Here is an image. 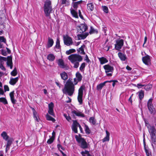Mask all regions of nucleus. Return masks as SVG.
<instances>
[{
    "label": "nucleus",
    "instance_id": "f257e3e1",
    "mask_svg": "<svg viewBox=\"0 0 156 156\" xmlns=\"http://www.w3.org/2000/svg\"><path fill=\"white\" fill-rule=\"evenodd\" d=\"M77 79H74V83L70 78L67 81L65 84L64 88L62 90L64 94H67L69 96H72L75 91V85H76L78 82Z\"/></svg>",
    "mask_w": 156,
    "mask_h": 156
},
{
    "label": "nucleus",
    "instance_id": "f03ea898",
    "mask_svg": "<svg viewBox=\"0 0 156 156\" xmlns=\"http://www.w3.org/2000/svg\"><path fill=\"white\" fill-rule=\"evenodd\" d=\"M68 59L72 63L74 64L73 67L75 68H78L79 65V62L83 60L82 57L77 54H72L68 57Z\"/></svg>",
    "mask_w": 156,
    "mask_h": 156
},
{
    "label": "nucleus",
    "instance_id": "7ed1b4c3",
    "mask_svg": "<svg viewBox=\"0 0 156 156\" xmlns=\"http://www.w3.org/2000/svg\"><path fill=\"white\" fill-rule=\"evenodd\" d=\"M44 10L47 17L50 18V15L52 12V9L51 6V2L49 0H46L44 6Z\"/></svg>",
    "mask_w": 156,
    "mask_h": 156
},
{
    "label": "nucleus",
    "instance_id": "20e7f679",
    "mask_svg": "<svg viewBox=\"0 0 156 156\" xmlns=\"http://www.w3.org/2000/svg\"><path fill=\"white\" fill-rule=\"evenodd\" d=\"M7 61L6 62L7 66H9L11 69H12L13 67L12 56H9L7 58L0 56V63H3L4 61Z\"/></svg>",
    "mask_w": 156,
    "mask_h": 156
},
{
    "label": "nucleus",
    "instance_id": "39448f33",
    "mask_svg": "<svg viewBox=\"0 0 156 156\" xmlns=\"http://www.w3.org/2000/svg\"><path fill=\"white\" fill-rule=\"evenodd\" d=\"M75 138L77 142L81 144V148L86 149L88 147V144L84 139L82 137H78L77 135H76Z\"/></svg>",
    "mask_w": 156,
    "mask_h": 156
},
{
    "label": "nucleus",
    "instance_id": "423d86ee",
    "mask_svg": "<svg viewBox=\"0 0 156 156\" xmlns=\"http://www.w3.org/2000/svg\"><path fill=\"white\" fill-rule=\"evenodd\" d=\"M88 29V27L87 24L84 23L80 24L79 26L77 27V32L81 34H82L86 31Z\"/></svg>",
    "mask_w": 156,
    "mask_h": 156
},
{
    "label": "nucleus",
    "instance_id": "0eeeda50",
    "mask_svg": "<svg viewBox=\"0 0 156 156\" xmlns=\"http://www.w3.org/2000/svg\"><path fill=\"white\" fill-rule=\"evenodd\" d=\"M63 41L64 44L69 46L73 44V40L71 37L68 35L63 36Z\"/></svg>",
    "mask_w": 156,
    "mask_h": 156
},
{
    "label": "nucleus",
    "instance_id": "6e6552de",
    "mask_svg": "<svg viewBox=\"0 0 156 156\" xmlns=\"http://www.w3.org/2000/svg\"><path fill=\"white\" fill-rule=\"evenodd\" d=\"M147 127L148 130L151 137L156 136V130L154 126L148 125V126L147 125Z\"/></svg>",
    "mask_w": 156,
    "mask_h": 156
},
{
    "label": "nucleus",
    "instance_id": "1a4fd4ad",
    "mask_svg": "<svg viewBox=\"0 0 156 156\" xmlns=\"http://www.w3.org/2000/svg\"><path fill=\"white\" fill-rule=\"evenodd\" d=\"M116 43L115 44V48L117 50H119L122 48L124 44L122 39H118L116 40Z\"/></svg>",
    "mask_w": 156,
    "mask_h": 156
},
{
    "label": "nucleus",
    "instance_id": "9d476101",
    "mask_svg": "<svg viewBox=\"0 0 156 156\" xmlns=\"http://www.w3.org/2000/svg\"><path fill=\"white\" fill-rule=\"evenodd\" d=\"M73 123L72 126V129L75 133H77V127H79L80 124L76 120H73Z\"/></svg>",
    "mask_w": 156,
    "mask_h": 156
},
{
    "label": "nucleus",
    "instance_id": "9b49d317",
    "mask_svg": "<svg viewBox=\"0 0 156 156\" xmlns=\"http://www.w3.org/2000/svg\"><path fill=\"white\" fill-rule=\"evenodd\" d=\"M104 69L105 70L106 73L109 72L113 73L114 70V68L109 65H106L104 67Z\"/></svg>",
    "mask_w": 156,
    "mask_h": 156
},
{
    "label": "nucleus",
    "instance_id": "f8f14e48",
    "mask_svg": "<svg viewBox=\"0 0 156 156\" xmlns=\"http://www.w3.org/2000/svg\"><path fill=\"white\" fill-rule=\"evenodd\" d=\"M58 64L61 68L65 69H68L69 67L67 65H65L64 64L63 60L61 59L58 60Z\"/></svg>",
    "mask_w": 156,
    "mask_h": 156
},
{
    "label": "nucleus",
    "instance_id": "ddd939ff",
    "mask_svg": "<svg viewBox=\"0 0 156 156\" xmlns=\"http://www.w3.org/2000/svg\"><path fill=\"white\" fill-rule=\"evenodd\" d=\"M142 61L146 65H148L150 61L149 56L147 55L143 57L142 58Z\"/></svg>",
    "mask_w": 156,
    "mask_h": 156
},
{
    "label": "nucleus",
    "instance_id": "4468645a",
    "mask_svg": "<svg viewBox=\"0 0 156 156\" xmlns=\"http://www.w3.org/2000/svg\"><path fill=\"white\" fill-rule=\"evenodd\" d=\"M73 114L75 115L76 116L83 118L85 117V115L83 114L81 112L77 111L74 110L72 112Z\"/></svg>",
    "mask_w": 156,
    "mask_h": 156
},
{
    "label": "nucleus",
    "instance_id": "2eb2a0df",
    "mask_svg": "<svg viewBox=\"0 0 156 156\" xmlns=\"http://www.w3.org/2000/svg\"><path fill=\"white\" fill-rule=\"evenodd\" d=\"M88 33L85 32L83 34H78L77 35V37L79 40L80 39H84L88 35Z\"/></svg>",
    "mask_w": 156,
    "mask_h": 156
},
{
    "label": "nucleus",
    "instance_id": "dca6fc26",
    "mask_svg": "<svg viewBox=\"0 0 156 156\" xmlns=\"http://www.w3.org/2000/svg\"><path fill=\"white\" fill-rule=\"evenodd\" d=\"M14 91H13L10 92L9 94L12 103L13 104H15L16 103V100L14 99Z\"/></svg>",
    "mask_w": 156,
    "mask_h": 156
},
{
    "label": "nucleus",
    "instance_id": "f3484780",
    "mask_svg": "<svg viewBox=\"0 0 156 156\" xmlns=\"http://www.w3.org/2000/svg\"><path fill=\"white\" fill-rule=\"evenodd\" d=\"M118 55L119 57L122 61H124L127 58L126 55L121 52H119Z\"/></svg>",
    "mask_w": 156,
    "mask_h": 156
},
{
    "label": "nucleus",
    "instance_id": "a211bd4d",
    "mask_svg": "<svg viewBox=\"0 0 156 156\" xmlns=\"http://www.w3.org/2000/svg\"><path fill=\"white\" fill-rule=\"evenodd\" d=\"M85 46L84 44L81 46L80 48L77 50L78 52L80 53L81 54L85 55V53L84 51V48H85Z\"/></svg>",
    "mask_w": 156,
    "mask_h": 156
},
{
    "label": "nucleus",
    "instance_id": "6ab92c4d",
    "mask_svg": "<svg viewBox=\"0 0 156 156\" xmlns=\"http://www.w3.org/2000/svg\"><path fill=\"white\" fill-rule=\"evenodd\" d=\"M18 80V77H16L15 78H12L10 79L9 83L11 85H14Z\"/></svg>",
    "mask_w": 156,
    "mask_h": 156
},
{
    "label": "nucleus",
    "instance_id": "aec40b11",
    "mask_svg": "<svg viewBox=\"0 0 156 156\" xmlns=\"http://www.w3.org/2000/svg\"><path fill=\"white\" fill-rule=\"evenodd\" d=\"M106 136L102 140V142L103 143L106 141H108L109 140V133L106 130Z\"/></svg>",
    "mask_w": 156,
    "mask_h": 156
},
{
    "label": "nucleus",
    "instance_id": "412c9836",
    "mask_svg": "<svg viewBox=\"0 0 156 156\" xmlns=\"http://www.w3.org/2000/svg\"><path fill=\"white\" fill-rule=\"evenodd\" d=\"M61 78L63 80H66L68 78V75L66 73L64 72L60 74Z\"/></svg>",
    "mask_w": 156,
    "mask_h": 156
},
{
    "label": "nucleus",
    "instance_id": "4be33fe9",
    "mask_svg": "<svg viewBox=\"0 0 156 156\" xmlns=\"http://www.w3.org/2000/svg\"><path fill=\"white\" fill-rule=\"evenodd\" d=\"M53 43L54 41L50 37H49L48 38L47 47L49 48L51 47L53 45Z\"/></svg>",
    "mask_w": 156,
    "mask_h": 156
},
{
    "label": "nucleus",
    "instance_id": "5701e85b",
    "mask_svg": "<svg viewBox=\"0 0 156 156\" xmlns=\"http://www.w3.org/2000/svg\"><path fill=\"white\" fill-rule=\"evenodd\" d=\"M107 81H105L103 83H101L98 85L97 87V89L98 90H100L102 89V87L105 85Z\"/></svg>",
    "mask_w": 156,
    "mask_h": 156
},
{
    "label": "nucleus",
    "instance_id": "b1692460",
    "mask_svg": "<svg viewBox=\"0 0 156 156\" xmlns=\"http://www.w3.org/2000/svg\"><path fill=\"white\" fill-rule=\"evenodd\" d=\"M1 136L5 140H7L9 139V136L7 135L5 131H3L2 133L1 134Z\"/></svg>",
    "mask_w": 156,
    "mask_h": 156
},
{
    "label": "nucleus",
    "instance_id": "393cba45",
    "mask_svg": "<svg viewBox=\"0 0 156 156\" xmlns=\"http://www.w3.org/2000/svg\"><path fill=\"white\" fill-rule=\"evenodd\" d=\"M47 58L49 61L52 62L54 60L55 57L53 54H50L48 55Z\"/></svg>",
    "mask_w": 156,
    "mask_h": 156
},
{
    "label": "nucleus",
    "instance_id": "a878e982",
    "mask_svg": "<svg viewBox=\"0 0 156 156\" xmlns=\"http://www.w3.org/2000/svg\"><path fill=\"white\" fill-rule=\"evenodd\" d=\"M99 61L100 62L101 64H103L108 62V60L105 57H102L98 58Z\"/></svg>",
    "mask_w": 156,
    "mask_h": 156
},
{
    "label": "nucleus",
    "instance_id": "bb28decb",
    "mask_svg": "<svg viewBox=\"0 0 156 156\" xmlns=\"http://www.w3.org/2000/svg\"><path fill=\"white\" fill-rule=\"evenodd\" d=\"M94 6L92 3H90L87 5V9L88 10L92 11L94 10Z\"/></svg>",
    "mask_w": 156,
    "mask_h": 156
},
{
    "label": "nucleus",
    "instance_id": "cd10ccee",
    "mask_svg": "<svg viewBox=\"0 0 156 156\" xmlns=\"http://www.w3.org/2000/svg\"><path fill=\"white\" fill-rule=\"evenodd\" d=\"M71 13L74 17L78 18V16L77 12L74 9H70Z\"/></svg>",
    "mask_w": 156,
    "mask_h": 156
},
{
    "label": "nucleus",
    "instance_id": "c85d7f7f",
    "mask_svg": "<svg viewBox=\"0 0 156 156\" xmlns=\"http://www.w3.org/2000/svg\"><path fill=\"white\" fill-rule=\"evenodd\" d=\"M148 108L151 114L154 115L155 114L156 111L154 106Z\"/></svg>",
    "mask_w": 156,
    "mask_h": 156
},
{
    "label": "nucleus",
    "instance_id": "c756f323",
    "mask_svg": "<svg viewBox=\"0 0 156 156\" xmlns=\"http://www.w3.org/2000/svg\"><path fill=\"white\" fill-rule=\"evenodd\" d=\"M13 140L12 138H10L8 139L7 140V144H6V146H7V147H10L12 144V141Z\"/></svg>",
    "mask_w": 156,
    "mask_h": 156
},
{
    "label": "nucleus",
    "instance_id": "7c9ffc66",
    "mask_svg": "<svg viewBox=\"0 0 156 156\" xmlns=\"http://www.w3.org/2000/svg\"><path fill=\"white\" fill-rule=\"evenodd\" d=\"M85 86H82L80 87L78 90V95H83V90L84 89Z\"/></svg>",
    "mask_w": 156,
    "mask_h": 156
},
{
    "label": "nucleus",
    "instance_id": "2f4dec72",
    "mask_svg": "<svg viewBox=\"0 0 156 156\" xmlns=\"http://www.w3.org/2000/svg\"><path fill=\"white\" fill-rule=\"evenodd\" d=\"M76 76L78 81H80L81 80L82 77L80 73L79 72H77L76 73Z\"/></svg>",
    "mask_w": 156,
    "mask_h": 156
},
{
    "label": "nucleus",
    "instance_id": "473e14b6",
    "mask_svg": "<svg viewBox=\"0 0 156 156\" xmlns=\"http://www.w3.org/2000/svg\"><path fill=\"white\" fill-rule=\"evenodd\" d=\"M139 93V97L140 101L144 97V92L143 91L141 90Z\"/></svg>",
    "mask_w": 156,
    "mask_h": 156
},
{
    "label": "nucleus",
    "instance_id": "72a5a7b5",
    "mask_svg": "<svg viewBox=\"0 0 156 156\" xmlns=\"http://www.w3.org/2000/svg\"><path fill=\"white\" fill-rule=\"evenodd\" d=\"M46 117L47 120H48L52 121L53 122H55V119L50 116L48 114L46 115Z\"/></svg>",
    "mask_w": 156,
    "mask_h": 156
},
{
    "label": "nucleus",
    "instance_id": "f704fd0d",
    "mask_svg": "<svg viewBox=\"0 0 156 156\" xmlns=\"http://www.w3.org/2000/svg\"><path fill=\"white\" fill-rule=\"evenodd\" d=\"M81 154L83 156H91L88 151L85 150L81 152Z\"/></svg>",
    "mask_w": 156,
    "mask_h": 156
},
{
    "label": "nucleus",
    "instance_id": "c9c22d12",
    "mask_svg": "<svg viewBox=\"0 0 156 156\" xmlns=\"http://www.w3.org/2000/svg\"><path fill=\"white\" fill-rule=\"evenodd\" d=\"M89 122L92 124L94 125L96 123V121L94 117H92L89 118Z\"/></svg>",
    "mask_w": 156,
    "mask_h": 156
},
{
    "label": "nucleus",
    "instance_id": "e433bc0d",
    "mask_svg": "<svg viewBox=\"0 0 156 156\" xmlns=\"http://www.w3.org/2000/svg\"><path fill=\"white\" fill-rule=\"evenodd\" d=\"M153 99L151 98L150 99L147 103V106L148 108L150 107H152L153 106V104H152Z\"/></svg>",
    "mask_w": 156,
    "mask_h": 156
},
{
    "label": "nucleus",
    "instance_id": "4c0bfd02",
    "mask_svg": "<svg viewBox=\"0 0 156 156\" xmlns=\"http://www.w3.org/2000/svg\"><path fill=\"white\" fill-rule=\"evenodd\" d=\"M83 95H78L77 97V99L78 102L80 105L82 104L83 103L82 97Z\"/></svg>",
    "mask_w": 156,
    "mask_h": 156
},
{
    "label": "nucleus",
    "instance_id": "58836bf2",
    "mask_svg": "<svg viewBox=\"0 0 156 156\" xmlns=\"http://www.w3.org/2000/svg\"><path fill=\"white\" fill-rule=\"evenodd\" d=\"M84 128L85 132L86 134H88L90 133V130L88 126L85 124Z\"/></svg>",
    "mask_w": 156,
    "mask_h": 156
},
{
    "label": "nucleus",
    "instance_id": "ea45409f",
    "mask_svg": "<svg viewBox=\"0 0 156 156\" xmlns=\"http://www.w3.org/2000/svg\"><path fill=\"white\" fill-rule=\"evenodd\" d=\"M0 102H2L5 105L7 104H8L7 101L6 99L5 98H0Z\"/></svg>",
    "mask_w": 156,
    "mask_h": 156
},
{
    "label": "nucleus",
    "instance_id": "a19ab883",
    "mask_svg": "<svg viewBox=\"0 0 156 156\" xmlns=\"http://www.w3.org/2000/svg\"><path fill=\"white\" fill-rule=\"evenodd\" d=\"M144 89L148 91L150 90L152 87V85L151 84H149L144 86Z\"/></svg>",
    "mask_w": 156,
    "mask_h": 156
},
{
    "label": "nucleus",
    "instance_id": "79ce46f5",
    "mask_svg": "<svg viewBox=\"0 0 156 156\" xmlns=\"http://www.w3.org/2000/svg\"><path fill=\"white\" fill-rule=\"evenodd\" d=\"M76 51V50L74 49H71L66 51V54L67 55L70 54L72 53L75 52Z\"/></svg>",
    "mask_w": 156,
    "mask_h": 156
},
{
    "label": "nucleus",
    "instance_id": "37998d69",
    "mask_svg": "<svg viewBox=\"0 0 156 156\" xmlns=\"http://www.w3.org/2000/svg\"><path fill=\"white\" fill-rule=\"evenodd\" d=\"M145 152L146 153L147 156H151V153L149 149H147L146 147H145L144 148Z\"/></svg>",
    "mask_w": 156,
    "mask_h": 156
},
{
    "label": "nucleus",
    "instance_id": "c03bdc74",
    "mask_svg": "<svg viewBox=\"0 0 156 156\" xmlns=\"http://www.w3.org/2000/svg\"><path fill=\"white\" fill-rule=\"evenodd\" d=\"M17 73L16 68H15L14 70L11 72V74L13 76H15L17 75Z\"/></svg>",
    "mask_w": 156,
    "mask_h": 156
},
{
    "label": "nucleus",
    "instance_id": "a18cd8bd",
    "mask_svg": "<svg viewBox=\"0 0 156 156\" xmlns=\"http://www.w3.org/2000/svg\"><path fill=\"white\" fill-rule=\"evenodd\" d=\"M63 115L68 121L70 122L71 120V118L69 115H67V114H64Z\"/></svg>",
    "mask_w": 156,
    "mask_h": 156
},
{
    "label": "nucleus",
    "instance_id": "49530a36",
    "mask_svg": "<svg viewBox=\"0 0 156 156\" xmlns=\"http://www.w3.org/2000/svg\"><path fill=\"white\" fill-rule=\"evenodd\" d=\"M151 138L152 143L154 144H156V135L151 136Z\"/></svg>",
    "mask_w": 156,
    "mask_h": 156
},
{
    "label": "nucleus",
    "instance_id": "de8ad7c7",
    "mask_svg": "<svg viewBox=\"0 0 156 156\" xmlns=\"http://www.w3.org/2000/svg\"><path fill=\"white\" fill-rule=\"evenodd\" d=\"M85 65L86 63L85 62L83 63L80 68V70L81 71H83L85 67Z\"/></svg>",
    "mask_w": 156,
    "mask_h": 156
},
{
    "label": "nucleus",
    "instance_id": "09e8293b",
    "mask_svg": "<svg viewBox=\"0 0 156 156\" xmlns=\"http://www.w3.org/2000/svg\"><path fill=\"white\" fill-rule=\"evenodd\" d=\"M54 140V138L52 137L48 140L47 141V143L48 144H51L53 142Z\"/></svg>",
    "mask_w": 156,
    "mask_h": 156
},
{
    "label": "nucleus",
    "instance_id": "8fccbe9b",
    "mask_svg": "<svg viewBox=\"0 0 156 156\" xmlns=\"http://www.w3.org/2000/svg\"><path fill=\"white\" fill-rule=\"evenodd\" d=\"M73 8L76 9L78 7V6L79 5V4L77 2H74L73 3Z\"/></svg>",
    "mask_w": 156,
    "mask_h": 156
},
{
    "label": "nucleus",
    "instance_id": "3c124183",
    "mask_svg": "<svg viewBox=\"0 0 156 156\" xmlns=\"http://www.w3.org/2000/svg\"><path fill=\"white\" fill-rule=\"evenodd\" d=\"M55 47L57 48H59L60 47V41L58 39H57L56 41V44Z\"/></svg>",
    "mask_w": 156,
    "mask_h": 156
},
{
    "label": "nucleus",
    "instance_id": "603ef678",
    "mask_svg": "<svg viewBox=\"0 0 156 156\" xmlns=\"http://www.w3.org/2000/svg\"><path fill=\"white\" fill-rule=\"evenodd\" d=\"M103 11L106 13L108 12V8L105 6H102Z\"/></svg>",
    "mask_w": 156,
    "mask_h": 156
},
{
    "label": "nucleus",
    "instance_id": "864d4df0",
    "mask_svg": "<svg viewBox=\"0 0 156 156\" xmlns=\"http://www.w3.org/2000/svg\"><path fill=\"white\" fill-rule=\"evenodd\" d=\"M0 41L6 43V40L3 36H0Z\"/></svg>",
    "mask_w": 156,
    "mask_h": 156
},
{
    "label": "nucleus",
    "instance_id": "5fc2aeb1",
    "mask_svg": "<svg viewBox=\"0 0 156 156\" xmlns=\"http://www.w3.org/2000/svg\"><path fill=\"white\" fill-rule=\"evenodd\" d=\"M95 32L97 33V32L96 31V30H94L93 28L92 27H90V31L89 33L90 34H93V33H95Z\"/></svg>",
    "mask_w": 156,
    "mask_h": 156
},
{
    "label": "nucleus",
    "instance_id": "6e6d98bb",
    "mask_svg": "<svg viewBox=\"0 0 156 156\" xmlns=\"http://www.w3.org/2000/svg\"><path fill=\"white\" fill-rule=\"evenodd\" d=\"M48 113L51 115L54 116V115L53 109H49L48 111Z\"/></svg>",
    "mask_w": 156,
    "mask_h": 156
},
{
    "label": "nucleus",
    "instance_id": "4d7b16f0",
    "mask_svg": "<svg viewBox=\"0 0 156 156\" xmlns=\"http://www.w3.org/2000/svg\"><path fill=\"white\" fill-rule=\"evenodd\" d=\"M53 107L54 104L52 102H51L48 104L49 109H53Z\"/></svg>",
    "mask_w": 156,
    "mask_h": 156
},
{
    "label": "nucleus",
    "instance_id": "13d9d810",
    "mask_svg": "<svg viewBox=\"0 0 156 156\" xmlns=\"http://www.w3.org/2000/svg\"><path fill=\"white\" fill-rule=\"evenodd\" d=\"M4 87L5 92L9 90V88L7 85H5L4 86Z\"/></svg>",
    "mask_w": 156,
    "mask_h": 156
},
{
    "label": "nucleus",
    "instance_id": "bf43d9fd",
    "mask_svg": "<svg viewBox=\"0 0 156 156\" xmlns=\"http://www.w3.org/2000/svg\"><path fill=\"white\" fill-rule=\"evenodd\" d=\"M0 68L2 69V70L5 71L6 69L5 68V67L3 65H2V63H0Z\"/></svg>",
    "mask_w": 156,
    "mask_h": 156
},
{
    "label": "nucleus",
    "instance_id": "052dcab7",
    "mask_svg": "<svg viewBox=\"0 0 156 156\" xmlns=\"http://www.w3.org/2000/svg\"><path fill=\"white\" fill-rule=\"evenodd\" d=\"M2 54L4 56H6L7 54L5 50L3 49L2 50Z\"/></svg>",
    "mask_w": 156,
    "mask_h": 156
},
{
    "label": "nucleus",
    "instance_id": "680f3d73",
    "mask_svg": "<svg viewBox=\"0 0 156 156\" xmlns=\"http://www.w3.org/2000/svg\"><path fill=\"white\" fill-rule=\"evenodd\" d=\"M32 109L33 112L34 117L37 116V112L35 111L34 108H32Z\"/></svg>",
    "mask_w": 156,
    "mask_h": 156
},
{
    "label": "nucleus",
    "instance_id": "e2e57ef3",
    "mask_svg": "<svg viewBox=\"0 0 156 156\" xmlns=\"http://www.w3.org/2000/svg\"><path fill=\"white\" fill-rule=\"evenodd\" d=\"M144 85L141 84H140V83L137 84V85H136V87L138 88H140L142 87H144Z\"/></svg>",
    "mask_w": 156,
    "mask_h": 156
},
{
    "label": "nucleus",
    "instance_id": "0e129e2a",
    "mask_svg": "<svg viewBox=\"0 0 156 156\" xmlns=\"http://www.w3.org/2000/svg\"><path fill=\"white\" fill-rule=\"evenodd\" d=\"M78 11H79V16L81 18L83 19V17L81 13V12L80 10H79Z\"/></svg>",
    "mask_w": 156,
    "mask_h": 156
},
{
    "label": "nucleus",
    "instance_id": "69168bd1",
    "mask_svg": "<svg viewBox=\"0 0 156 156\" xmlns=\"http://www.w3.org/2000/svg\"><path fill=\"white\" fill-rule=\"evenodd\" d=\"M86 59H85V60L86 61V62H90V59H89L88 58V56H87V55H86Z\"/></svg>",
    "mask_w": 156,
    "mask_h": 156
},
{
    "label": "nucleus",
    "instance_id": "338daca9",
    "mask_svg": "<svg viewBox=\"0 0 156 156\" xmlns=\"http://www.w3.org/2000/svg\"><path fill=\"white\" fill-rule=\"evenodd\" d=\"M67 98H68L69 100L66 101V102L67 103H69L71 102V99L68 97H67Z\"/></svg>",
    "mask_w": 156,
    "mask_h": 156
},
{
    "label": "nucleus",
    "instance_id": "774afa93",
    "mask_svg": "<svg viewBox=\"0 0 156 156\" xmlns=\"http://www.w3.org/2000/svg\"><path fill=\"white\" fill-rule=\"evenodd\" d=\"M129 156H137L136 155V154L135 153H133L131 154Z\"/></svg>",
    "mask_w": 156,
    "mask_h": 156
}]
</instances>
